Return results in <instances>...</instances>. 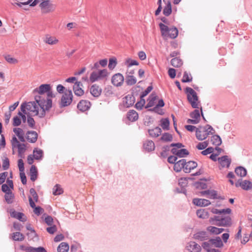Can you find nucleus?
Wrapping results in <instances>:
<instances>
[{
  "label": "nucleus",
  "mask_w": 252,
  "mask_h": 252,
  "mask_svg": "<svg viewBox=\"0 0 252 252\" xmlns=\"http://www.w3.org/2000/svg\"><path fill=\"white\" fill-rule=\"evenodd\" d=\"M163 10V14L165 16H169L172 13V6L170 0H168Z\"/></svg>",
  "instance_id": "obj_30"
},
{
  "label": "nucleus",
  "mask_w": 252,
  "mask_h": 252,
  "mask_svg": "<svg viewBox=\"0 0 252 252\" xmlns=\"http://www.w3.org/2000/svg\"><path fill=\"white\" fill-rule=\"evenodd\" d=\"M220 220H221L222 222V224H221L222 226H229L231 224V219L229 216L224 217L222 216Z\"/></svg>",
  "instance_id": "obj_41"
},
{
  "label": "nucleus",
  "mask_w": 252,
  "mask_h": 252,
  "mask_svg": "<svg viewBox=\"0 0 252 252\" xmlns=\"http://www.w3.org/2000/svg\"><path fill=\"white\" fill-rule=\"evenodd\" d=\"M207 230L209 231L210 232H211L213 234L218 235L221 233H222L223 231L225 230L224 228H218L215 226H209L207 228Z\"/></svg>",
  "instance_id": "obj_34"
},
{
  "label": "nucleus",
  "mask_w": 252,
  "mask_h": 252,
  "mask_svg": "<svg viewBox=\"0 0 252 252\" xmlns=\"http://www.w3.org/2000/svg\"><path fill=\"white\" fill-rule=\"evenodd\" d=\"M209 236L206 231H199L193 235V238L196 240L203 241L207 240Z\"/></svg>",
  "instance_id": "obj_12"
},
{
  "label": "nucleus",
  "mask_w": 252,
  "mask_h": 252,
  "mask_svg": "<svg viewBox=\"0 0 252 252\" xmlns=\"http://www.w3.org/2000/svg\"><path fill=\"white\" fill-rule=\"evenodd\" d=\"M90 79L92 82H94L98 79H100L98 72L93 71L91 74Z\"/></svg>",
  "instance_id": "obj_51"
},
{
  "label": "nucleus",
  "mask_w": 252,
  "mask_h": 252,
  "mask_svg": "<svg viewBox=\"0 0 252 252\" xmlns=\"http://www.w3.org/2000/svg\"><path fill=\"white\" fill-rule=\"evenodd\" d=\"M117 64V59L116 58H111L109 59L108 68L110 70L113 69Z\"/></svg>",
  "instance_id": "obj_47"
},
{
  "label": "nucleus",
  "mask_w": 252,
  "mask_h": 252,
  "mask_svg": "<svg viewBox=\"0 0 252 252\" xmlns=\"http://www.w3.org/2000/svg\"><path fill=\"white\" fill-rule=\"evenodd\" d=\"M34 158L36 160H41L43 157V152L42 150L35 148L33 151Z\"/></svg>",
  "instance_id": "obj_35"
},
{
  "label": "nucleus",
  "mask_w": 252,
  "mask_h": 252,
  "mask_svg": "<svg viewBox=\"0 0 252 252\" xmlns=\"http://www.w3.org/2000/svg\"><path fill=\"white\" fill-rule=\"evenodd\" d=\"M160 126L163 130H168L169 129L170 122L168 118H162L160 120Z\"/></svg>",
  "instance_id": "obj_36"
},
{
  "label": "nucleus",
  "mask_w": 252,
  "mask_h": 252,
  "mask_svg": "<svg viewBox=\"0 0 252 252\" xmlns=\"http://www.w3.org/2000/svg\"><path fill=\"white\" fill-rule=\"evenodd\" d=\"M187 250L189 252H200L201 247L195 242H190L187 246Z\"/></svg>",
  "instance_id": "obj_17"
},
{
  "label": "nucleus",
  "mask_w": 252,
  "mask_h": 252,
  "mask_svg": "<svg viewBox=\"0 0 252 252\" xmlns=\"http://www.w3.org/2000/svg\"><path fill=\"white\" fill-rule=\"evenodd\" d=\"M69 247L68 244L65 242L61 243L57 248L58 252H67Z\"/></svg>",
  "instance_id": "obj_39"
},
{
  "label": "nucleus",
  "mask_w": 252,
  "mask_h": 252,
  "mask_svg": "<svg viewBox=\"0 0 252 252\" xmlns=\"http://www.w3.org/2000/svg\"><path fill=\"white\" fill-rule=\"evenodd\" d=\"M35 100L42 109L39 114V117L43 118L45 115L46 111H48L52 107V100L48 98L46 99H41L39 95H35Z\"/></svg>",
  "instance_id": "obj_3"
},
{
  "label": "nucleus",
  "mask_w": 252,
  "mask_h": 252,
  "mask_svg": "<svg viewBox=\"0 0 252 252\" xmlns=\"http://www.w3.org/2000/svg\"><path fill=\"white\" fill-rule=\"evenodd\" d=\"M136 83V79L132 75L127 76V85H132Z\"/></svg>",
  "instance_id": "obj_52"
},
{
  "label": "nucleus",
  "mask_w": 252,
  "mask_h": 252,
  "mask_svg": "<svg viewBox=\"0 0 252 252\" xmlns=\"http://www.w3.org/2000/svg\"><path fill=\"white\" fill-rule=\"evenodd\" d=\"M192 203L196 206L201 207L207 206L211 204L209 200L201 198H194Z\"/></svg>",
  "instance_id": "obj_19"
},
{
  "label": "nucleus",
  "mask_w": 252,
  "mask_h": 252,
  "mask_svg": "<svg viewBox=\"0 0 252 252\" xmlns=\"http://www.w3.org/2000/svg\"><path fill=\"white\" fill-rule=\"evenodd\" d=\"M210 192L209 194V198L211 199H223V198L221 197L220 196H218L217 194V191L215 190H210Z\"/></svg>",
  "instance_id": "obj_49"
},
{
  "label": "nucleus",
  "mask_w": 252,
  "mask_h": 252,
  "mask_svg": "<svg viewBox=\"0 0 252 252\" xmlns=\"http://www.w3.org/2000/svg\"><path fill=\"white\" fill-rule=\"evenodd\" d=\"M138 119V114L134 110H130L127 113V119L131 122H135Z\"/></svg>",
  "instance_id": "obj_24"
},
{
  "label": "nucleus",
  "mask_w": 252,
  "mask_h": 252,
  "mask_svg": "<svg viewBox=\"0 0 252 252\" xmlns=\"http://www.w3.org/2000/svg\"><path fill=\"white\" fill-rule=\"evenodd\" d=\"M7 175V172H4L0 174V185L2 184L5 182Z\"/></svg>",
  "instance_id": "obj_64"
},
{
  "label": "nucleus",
  "mask_w": 252,
  "mask_h": 252,
  "mask_svg": "<svg viewBox=\"0 0 252 252\" xmlns=\"http://www.w3.org/2000/svg\"><path fill=\"white\" fill-rule=\"evenodd\" d=\"M14 197V195L11 191L6 192L4 195L5 200L8 204H11L13 202Z\"/></svg>",
  "instance_id": "obj_43"
},
{
  "label": "nucleus",
  "mask_w": 252,
  "mask_h": 252,
  "mask_svg": "<svg viewBox=\"0 0 252 252\" xmlns=\"http://www.w3.org/2000/svg\"><path fill=\"white\" fill-rule=\"evenodd\" d=\"M37 103L35 101H30L26 103V109L32 112L35 113V115H38L39 114L38 112V105L36 104Z\"/></svg>",
  "instance_id": "obj_8"
},
{
  "label": "nucleus",
  "mask_w": 252,
  "mask_h": 252,
  "mask_svg": "<svg viewBox=\"0 0 252 252\" xmlns=\"http://www.w3.org/2000/svg\"><path fill=\"white\" fill-rule=\"evenodd\" d=\"M51 90V86L49 84H42L39 87L35 88L33 91V94H44L47 93Z\"/></svg>",
  "instance_id": "obj_10"
},
{
  "label": "nucleus",
  "mask_w": 252,
  "mask_h": 252,
  "mask_svg": "<svg viewBox=\"0 0 252 252\" xmlns=\"http://www.w3.org/2000/svg\"><path fill=\"white\" fill-rule=\"evenodd\" d=\"M183 63V61L179 57L174 58L171 60V64L174 67H180Z\"/></svg>",
  "instance_id": "obj_32"
},
{
  "label": "nucleus",
  "mask_w": 252,
  "mask_h": 252,
  "mask_svg": "<svg viewBox=\"0 0 252 252\" xmlns=\"http://www.w3.org/2000/svg\"><path fill=\"white\" fill-rule=\"evenodd\" d=\"M153 89V87L152 85L148 86V88L141 93V94H140V97H144L145 96H146L152 91Z\"/></svg>",
  "instance_id": "obj_56"
},
{
  "label": "nucleus",
  "mask_w": 252,
  "mask_h": 252,
  "mask_svg": "<svg viewBox=\"0 0 252 252\" xmlns=\"http://www.w3.org/2000/svg\"><path fill=\"white\" fill-rule=\"evenodd\" d=\"M252 188V183L248 180L242 181V189L244 190H248Z\"/></svg>",
  "instance_id": "obj_46"
},
{
  "label": "nucleus",
  "mask_w": 252,
  "mask_h": 252,
  "mask_svg": "<svg viewBox=\"0 0 252 252\" xmlns=\"http://www.w3.org/2000/svg\"><path fill=\"white\" fill-rule=\"evenodd\" d=\"M13 132L18 137L21 135H25L23 130L20 128H14L13 129Z\"/></svg>",
  "instance_id": "obj_58"
},
{
  "label": "nucleus",
  "mask_w": 252,
  "mask_h": 252,
  "mask_svg": "<svg viewBox=\"0 0 252 252\" xmlns=\"http://www.w3.org/2000/svg\"><path fill=\"white\" fill-rule=\"evenodd\" d=\"M161 129L158 126H156L155 128L149 129L148 130V133L150 136L154 138L159 136V135L161 134Z\"/></svg>",
  "instance_id": "obj_25"
},
{
  "label": "nucleus",
  "mask_w": 252,
  "mask_h": 252,
  "mask_svg": "<svg viewBox=\"0 0 252 252\" xmlns=\"http://www.w3.org/2000/svg\"><path fill=\"white\" fill-rule=\"evenodd\" d=\"M124 80L123 76L120 73H117L113 76L112 78V83L116 86H120Z\"/></svg>",
  "instance_id": "obj_11"
},
{
  "label": "nucleus",
  "mask_w": 252,
  "mask_h": 252,
  "mask_svg": "<svg viewBox=\"0 0 252 252\" xmlns=\"http://www.w3.org/2000/svg\"><path fill=\"white\" fill-rule=\"evenodd\" d=\"M211 142L214 145L219 146L221 144L222 141L220 136L218 135H214L211 138Z\"/></svg>",
  "instance_id": "obj_31"
},
{
  "label": "nucleus",
  "mask_w": 252,
  "mask_h": 252,
  "mask_svg": "<svg viewBox=\"0 0 252 252\" xmlns=\"http://www.w3.org/2000/svg\"><path fill=\"white\" fill-rule=\"evenodd\" d=\"M11 238L15 241H22L25 239V236L20 232H16L11 234Z\"/></svg>",
  "instance_id": "obj_29"
},
{
  "label": "nucleus",
  "mask_w": 252,
  "mask_h": 252,
  "mask_svg": "<svg viewBox=\"0 0 252 252\" xmlns=\"http://www.w3.org/2000/svg\"><path fill=\"white\" fill-rule=\"evenodd\" d=\"M192 77L191 76L190 74H189L187 71H185L184 72L183 78L181 80V81L183 83H188L192 81Z\"/></svg>",
  "instance_id": "obj_42"
},
{
  "label": "nucleus",
  "mask_w": 252,
  "mask_h": 252,
  "mask_svg": "<svg viewBox=\"0 0 252 252\" xmlns=\"http://www.w3.org/2000/svg\"><path fill=\"white\" fill-rule=\"evenodd\" d=\"M194 186L197 189H206L207 188V185L206 183L200 182H196L194 183Z\"/></svg>",
  "instance_id": "obj_50"
},
{
  "label": "nucleus",
  "mask_w": 252,
  "mask_h": 252,
  "mask_svg": "<svg viewBox=\"0 0 252 252\" xmlns=\"http://www.w3.org/2000/svg\"><path fill=\"white\" fill-rule=\"evenodd\" d=\"M171 153L175 156L179 158H184L188 156L189 152L186 149L178 150L176 148H173L171 150Z\"/></svg>",
  "instance_id": "obj_9"
},
{
  "label": "nucleus",
  "mask_w": 252,
  "mask_h": 252,
  "mask_svg": "<svg viewBox=\"0 0 252 252\" xmlns=\"http://www.w3.org/2000/svg\"><path fill=\"white\" fill-rule=\"evenodd\" d=\"M16 148H18L19 154L23 153L26 150V145L25 144L20 143L19 144H18Z\"/></svg>",
  "instance_id": "obj_63"
},
{
  "label": "nucleus",
  "mask_w": 252,
  "mask_h": 252,
  "mask_svg": "<svg viewBox=\"0 0 252 252\" xmlns=\"http://www.w3.org/2000/svg\"><path fill=\"white\" fill-rule=\"evenodd\" d=\"M10 216L12 218L18 219L21 221L25 222L27 220V218L24 214L21 212H18L13 209L10 211Z\"/></svg>",
  "instance_id": "obj_13"
},
{
  "label": "nucleus",
  "mask_w": 252,
  "mask_h": 252,
  "mask_svg": "<svg viewBox=\"0 0 252 252\" xmlns=\"http://www.w3.org/2000/svg\"><path fill=\"white\" fill-rule=\"evenodd\" d=\"M197 166V163L195 161L190 160L188 162L186 161V164L185 168V173H189L191 170L194 169Z\"/></svg>",
  "instance_id": "obj_23"
},
{
  "label": "nucleus",
  "mask_w": 252,
  "mask_h": 252,
  "mask_svg": "<svg viewBox=\"0 0 252 252\" xmlns=\"http://www.w3.org/2000/svg\"><path fill=\"white\" fill-rule=\"evenodd\" d=\"M27 252H47L46 250L41 247L38 248H33L32 247H29Z\"/></svg>",
  "instance_id": "obj_44"
},
{
  "label": "nucleus",
  "mask_w": 252,
  "mask_h": 252,
  "mask_svg": "<svg viewBox=\"0 0 252 252\" xmlns=\"http://www.w3.org/2000/svg\"><path fill=\"white\" fill-rule=\"evenodd\" d=\"M63 193V190L60 185H56L53 189V193L55 195H60Z\"/></svg>",
  "instance_id": "obj_45"
},
{
  "label": "nucleus",
  "mask_w": 252,
  "mask_h": 252,
  "mask_svg": "<svg viewBox=\"0 0 252 252\" xmlns=\"http://www.w3.org/2000/svg\"><path fill=\"white\" fill-rule=\"evenodd\" d=\"M161 35L164 37H170L171 39H175L178 35V30L175 27L169 28L163 23L159 24Z\"/></svg>",
  "instance_id": "obj_4"
},
{
  "label": "nucleus",
  "mask_w": 252,
  "mask_h": 252,
  "mask_svg": "<svg viewBox=\"0 0 252 252\" xmlns=\"http://www.w3.org/2000/svg\"><path fill=\"white\" fill-rule=\"evenodd\" d=\"M196 215L199 218L205 219L209 217V213L205 209H200L196 211Z\"/></svg>",
  "instance_id": "obj_40"
},
{
  "label": "nucleus",
  "mask_w": 252,
  "mask_h": 252,
  "mask_svg": "<svg viewBox=\"0 0 252 252\" xmlns=\"http://www.w3.org/2000/svg\"><path fill=\"white\" fill-rule=\"evenodd\" d=\"M102 89L96 84L92 85L90 88V93L94 97H98L101 93Z\"/></svg>",
  "instance_id": "obj_21"
},
{
  "label": "nucleus",
  "mask_w": 252,
  "mask_h": 252,
  "mask_svg": "<svg viewBox=\"0 0 252 252\" xmlns=\"http://www.w3.org/2000/svg\"><path fill=\"white\" fill-rule=\"evenodd\" d=\"M6 183L4 184H2L1 186V190L3 192H9L11 191L10 190L9 188L11 189H13V181L11 180L7 179L6 181Z\"/></svg>",
  "instance_id": "obj_26"
},
{
  "label": "nucleus",
  "mask_w": 252,
  "mask_h": 252,
  "mask_svg": "<svg viewBox=\"0 0 252 252\" xmlns=\"http://www.w3.org/2000/svg\"><path fill=\"white\" fill-rule=\"evenodd\" d=\"M119 108L123 111H125L126 110V96L123 98V102L119 104Z\"/></svg>",
  "instance_id": "obj_61"
},
{
  "label": "nucleus",
  "mask_w": 252,
  "mask_h": 252,
  "mask_svg": "<svg viewBox=\"0 0 252 252\" xmlns=\"http://www.w3.org/2000/svg\"><path fill=\"white\" fill-rule=\"evenodd\" d=\"M193 178H181L179 181V184L181 186V187H185L188 184V180H191Z\"/></svg>",
  "instance_id": "obj_53"
},
{
  "label": "nucleus",
  "mask_w": 252,
  "mask_h": 252,
  "mask_svg": "<svg viewBox=\"0 0 252 252\" xmlns=\"http://www.w3.org/2000/svg\"><path fill=\"white\" fill-rule=\"evenodd\" d=\"M73 94L71 90H65L61 98L60 105L62 107L69 106L72 101Z\"/></svg>",
  "instance_id": "obj_6"
},
{
  "label": "nucleus",
  "mask_w": 252,
  "mask_h": 252,
  "mask_svg": "<svg viewBox=\"0 0 252 252\" xmlns=\"http://www.w3.org/2000/svg\"><path fill=\"white\" fill-rule=\"evenodd\" d=\"M218 160L222 168H229L231 162V159L227 156H223L218 158Z\"/></svg>",
  "instance_id": "obj_15"
},
{
  "label": "nucleus",
  "mask_w": 252,
  "mask_h": 252,
  "mask_svg": "<svg viewBox=\"0 0 252 252\" xmlns=\"http://www.w3.org/2000/svg\"><path fill=\"white\" fill-rule=\"evenodd\" d=\"M39 6L41 8L42 13L44 14L54 11L56 7V5L51 3L50 0L42 1L39 4Z\"/></svg>",
  "instance_id": "obj_7"
},
{
  "label": "nucleus",
  "mask_w": 252,
  "mask_h": 252,
  "mask_svg": "<svg viewBox=\"0 0 252 252\" xmlns=\"http://www.w3.org/2000/svg\"><path fill=\"white\" fill-rule=\"evenodd\" d=\"M235 172L237 175L241 177H245L247 173V171L245 168L243 166H238L235 169Z\"/></svg>",
  "instance_id": "obj_28"
},
{
  "label": "nucleus",
  "mask_w": 252,
  "mask_h": 252,
  "mask_svg": "<svg viewBox=\"0 0 252 252\" xmlns=\"http://www.w3.org/2000/svg\"><path fill=\"white\" fill-rule=\"evenodd\" d=\"M143 148L147 152L154 151L155 149V145L152 140H147L143 143Z\"/></svg>",
  "instance_id": "obj_22"
},
{
  "label": "nucleus",
  "mask_w": 252,
  "mask_h": 252,
  "mask_svg": "<svg viewBox=\"0 0 252 252\" xmlns=\"http://www.w3.org/2000/svg\"><path fill=\"white\" fill-rule=\"evenodd\" d=\"M215 132V129L211 126L207 125L204 127L200 126L196 128L195 135L198 140L202 141L207 138L209 135L214 134Z\"/></svg>",
  "instance_id": "obj_5"
},
{
  "label": "nucleus",
  "mask_w": 252,
  "mask_h": 252,
  "mask_svg": "<svg viewBox=\"0 0 252 252\" xmlns=\"http://www.w3.org/2000/svg\"><path fill=\"white\" fill-rule=\"evenodd\" d=\"M5 60L9 63L16 64L18 63L17 59L12 57L10 55H6L4 56Z\"/></svg>",
  "instance_id": "obj_48"
},
{
  "label": "nucleus",
  "mask_w": 252,
  "mask_h": 252,
  "mask_svg": "<svg viewBox=\"0 0 252 252\" xmlns=\"http://www.w3.org/2000/svg\"><path fill=\"white\" fill-rule=\"evenodd\" d=\"M9 167V160L7 158H5L2 161V168L3 170H7Z\"/></svg>",
  "instance_id": "obj_59"
},
{
  "label": "nucleus",
  "mask_w": 252,
  "mask_h": 252,
  "mask_svg": "<svg viewBox=\"0 0 252 252\" xmlns=\"http://www.w3.org/2000/svg\"><path fill=\"white\" fill-rule=\"evenodd\" d=\"M186 164V159H182L177 161L173 167L174 170L176 172H180L183 169L185 172V167Z\"/></svg>",
  "instance_id": "obj_16"
},
{
  "label": "nucleus",
  "mask_w": 252,
  "mask_h": 252,
  "mask_svg": "<svg viewBox=\"0 0 252 252\" xmlns=\"http://www.w3.org/2000/svg\"><path fill=\"white\" fill-rule=\"evenodd\" d=\"M201 247L206 252H221L220 250L213 247L220 248L223 247V244L221 238L217 236L214 238H209L207 241L203 242Z\"/></svg>",
  "instance_id": "obj_2"
},
{
  "label": "nucleus",
  "mask_w": 252,
  "mask_h": 252,
  "mask_svg": "<svg viewBox=\"0 0 252 252\" xmlns=\"http://www.w3.org/2000/svg\"><path fill=\"white\" fill-rule=\"evenodd\" d=\"M214 150V148L212 147H210L202 151L201 153L202 155L206 156L208 154L213 153Z\"/></svg>",
  "instance_id": "obj_60"
},
{
  "label": "nucleus",
  "mask_w": 252,
  "mask_h": 252,
  "mask_svg": "<svg viewBox=\"0 0 252 252\" xmlns=\"http://www.w3.org/2000/svg\"><path fill=\"white\" fill-rule=\"evenodd\" d=\"M138 64L139 63L137 61L130 59H127V67L128 68L132 65H138Z\"/></svg>",
  "instance_id": "obj_57"
},
{
  "label": "nucleus",
  "mask_w": 252,
  "mask_h": 252,
  "mask_svg": "<svg viewBox=\"0 0 252 252\" xmlns=\"http://www.w3.org/2000/svg\"><path fill=\"white\" fill-rule=\"evenodd\" d=\"M44 41L49 45H54L58 42V40L55 37L47 35Z\"/></svg>",
  "instance_id": "obj_38"
},
{
  "label": "nucleus",
  "mask_w": 252,
  "mask_h": 252,
  "mask_svg": "<svg viewBox=\"0 0 252 252\" xmlns=\"http://www.w3.org/2000/svg\"><path fill=\"white\" fill-rule=\"evenodd\" d=\"M82 83L79 81H76L73 86V91L75 95L77 96H82L83 95L84 92L82 89Z\"/></svg>",
  "instance_id": "obj_14"
},
{
  "label": "nucleus",
  "mask_w": 252,
  "mask_h": 252,
  "mask_svg": "<svg viewBox=\"0 0 252 252\" xmlns=\"http://www.w3.org/2000/svg\"><path fill=\"white\" fill-rule=\"evenodd\" d=\"M185 93L187 94V99L190 104L193 108H199L198 103V97L195 91L190 87H186L185 89ZM190 117L195 120L200 121V114L198 109H195L191 112L189 114Z\"/></svg>",
  "instance_id": "obj_1"
},
{
  "label": "nucleus",
  "mask_w": 252,
  "mask_h": 252,
  "mask_svg": "<svg viewBox=\"0 0 252 252\" xmlns=\"http://www.w3.org/2000/svg\"><path fill=\"white\" fill-rule=\"evenodd\" d=\"M91 105L90 101L86 100H82L78 103L77 108L80 111L84 112L88 110L90 108Z\"/></svg>",
  "instance_id": "obj_18"
},
{
  "label": "nucleus",
  "mask_w": 252,
  "mask_h": 252,
  "mask_svg": "<svg viewBox=\"0 0 252 252\" xmlns=\"http://www.w3.org/2000/svg\"><path fill=\"white\" fill-rule=\"evenodd\" d=\"M30 194L33 197L34 200L35 202H37L38 200V195H37L35 190L34 189L32 188L30 190Z\"/></svg>",
  "instance_id": "obj_62"
},
{
  "label": "nucleus",
  "mask_w": 252,
  "mask_h": 252,
  "mask_svg": "<svg viewBox=\"0 0 252 252\" xmlns=\"http://www.w3.org/2000/svg\"><path fill=\"white\" fill-rule=\"evenodd\" d=\"M209 144V142L208 141H204L203 142L199 143L196 146V148L197 149L199 150H202L205 149Z\"/></svg>",
  "instance_id": "obj_54"
},
{
  "label": "nucleus",
  "mask_w": 252,
  "mask_h": 252,
  "mask_svg": "<svg viewBox=\"0 0 252 252\" xmlns=\"http://www.w3.org/2000/svg\"><path fill=\"white\" fill-rule=\"evenodd\" d=\"M38 134L34 131H28L26 133V138L30 143H35L37 141Z\"/></svg>",
  "instance_id": "obj_20"
},
{
  "label": "nucleus",
  "mask_w": 252,
  "mask_h": 252,
  "mask_svg": "<svg viewBox=\"0 0 252 252\" xmlns=\"http://www.w3.org/2000/svg\"><path fill=\"white\" fill-rule=\"evenodd\" d=\"M135 102V98L129 94L127 95V108L131 106Z\"/></svg>",
  "instance_id": "obj_55"
},
{
  "label": "nucleus",
  "mask_w": 252,
  "mask_h": 252,
  "mask_svg": "<svg viewBox=\"0 0 252 252\" xmlns=\"http://www.w3.org/2000/svg\"><path fill=\"white\" fill-rule=\"evenodd\" d=\"M173 136L168 132H164L160 138V140L163 142H171L173 140Z\"/></svg>",
  "instance_id": "obj_33"
},
{
  "label": "nucleus",
  "mask_w": 252,
  "mask_h": 252,
  "mask_svg": "<svg viewBox=\"0 0 252 252\" xmlns=\"http://www.w3.org/2000/svg\"><path fill=\"white\" fill-rule=\"evenodd\" d=\"M30 179L32 181L34 182L37 179L38 172L35 165H32L30 170Z\"/></svg>",
  "instance_id": "obj_27"
},
{
  "label": "nucleus",
  "mask_w": 252,
  "mask_h": 252,
  "mask_svg": "<svg viewBox=\"0 0 252 252\" xmlns=\"http://www.w3.org/2000/svg\"><path fill=\"white\" fill-rule=\"evenodd\" d=\"M158 96L152 93L149 96V100L145 106V108H149L154 106L155 100Z\"/></svg>",
  "instance_id": "obj_37"
}]
</instances>
